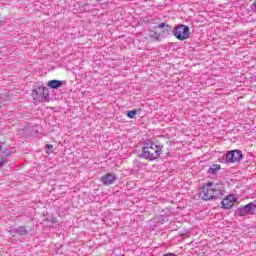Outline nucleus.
Segmentation results:
<instances>
[{
  "label": "nucleus",
  "mask_w": 256,
  "mask_h": 256,
  "mask_svg": "<svg viewBox=\"0 0 256 256\" xmlns=\"http://www.w3.org/2000/svg\"><path fill=\"white\" fill-rule=\"evenodd\" d=\"M225 195V187L223 184L207 182L199 189V197L203 201H213V199H221Z\"/></svg>",
  "instance_id": "nucleus-1"
},
{
  "label": "nucleus",
  "mask_w": 256,
  "mask_h": 256,
  "mask_svg": "<svg viewBox=\"0 0 256 256\" xmlns=\"http://www.w3.org/2000/svg\"><path fill=\"white\" fill-rule=\"evenodd\" d=\"M161 153H163V145H157L151 140H146L144 142L141 157L148 161H155V159H159Z\"/></svg>",
  "instance_id": "nucleus-2"
},
{
  "label": "nucleus",
  "mask_w": 256,
  "mask_h": 256,
  "mask_svg": "<svg viewBox=\"0 0 256 256\" xmlns=\"http://www.w3.org/2000/svg\"><path fill=\"white\" fill-rule=\"evenodd\" d=\"M32 97L36 103H45L49 101V90L45 87H36L32 91Z\"/></svg>",
  "instance_id": "nucleus-3"
},
{
  "label": "nucleus",
  "mask_w": 256,
  "mask_h": 256,
  "mask_svg": "<svg viewBox=\"0 0 256 256\" xmlns=\"http://www.w3.org/2000/svg\"><path fill=\"white\" fill-rule=\"evenodd\" d=\"M172 33L178 41H185V39H189V27L186 25L181 24L176 26Z\"/></svg>",
  "instance_id": "nucleus-4"
},
{
  "label": "nucleus",
  "mask_w": 256,
  "mask_h": 256,
  "mask_svg": "<svg viewBox=\"0 0 256 256\" xmlns=\"http://www.w3.org/2000/svg\"><path fill=\"white\" fill-rule=\"evenodd\" d=\"M256 204L253 202L248 203L247 205L238 208L235 211L236 217H245V215H253L255 213Z\"/></svg>",
  "instance_id": "nucleus-5"
},
{
  "label": "nucleus",
  "mask_w": 256,
  "mask_h": 256,
  "mask_svg": "<svg viewBox=\"0 0 256 256\" xmlns=\"http://www.w3.org/2000/svg\"><path fill=\"white\" fill-rule=\"evenodd\" d=\"M243 159L241 150H232L226 153V163H237Z\"/></svg>",
  "instance_id": "nucleus-6"
},
{
  "label": "nucleus",
  "mask_w": 256,
  "mask_h": 256,
  "mask_svg": "<svg viewBox=\"0 0 256 256\" xmlns=\"http://www.w3.org/2000/svg\"><path fill=\"white\" fill-rule=\"evenodd\" d=\"M235 203H237V197H235L233 194H229L222 200V208L231 209Z\"/></svg>",
  "instance_id": "nucleus-7"
},
{
  "label": "nucleus",
  "mask_w": 256,
  "mask_h": 256,
  "mask_svg": "<svg viewBox=\"0 0 256 256\" xmlns=\"http://www.w3.org/2000/svg\"><path fill=\"white\" fill-rule=\"evenodd\" d=\"M100 181L103 185H113L117 181V176L113 173H107L101 177Z\"/></svg>",
  "instance_id": "nucleus-8"
},
{
  "label": "nucleus",
  "mask_w": 256,
  "mask_h": 256,
  "mask_svg": "<svg viewBox=\"0 0 256 256\" xmlns=\"http://www.w3.org/2000/svg\"><path fill=\"white\" fill-rule=\"evenodd\" d=\"M63 81L61 80H51L48 82V87L50 89H59V87H62Z\"/></svg>",
  "instance_id": "nucleus-9"
},
{
  "label": "nucleus",
  "mask_w": 256,
  "mask_h": 256,
  "mask_svg": "<svg viewBox=\"0 0 256 256\" xmlns=\"http://www.w3.org/2000/svg\"><path fill=\"white\" fill-rule=\"evenodd\" d=\"M221 169V165L219 164H214L212 165L209 169H208V173H210L211 175H215V173H217V171H219Z\"/></svg>",
  "instance_id": "nucleus-10"
},
{
  "label": "nucleus",
  "mask_w": 256,
  "mask_h": 256,
  "mask_svg": "<svg viewBox=\"0 0 256 256\" xmlns=\"http://www.w3.org/2000/svg\"><path fill=\"white\" fill-rule=\"evenodd\" d=\"M136 116H137V110H130L127 112V117H129V119H135Z\"/></svg>",
  "instance_id": "nucleus-11"
},
{
  "label": "nucleus",
  "mask_w": 256,
  "mask_h": 256,
  "mask_svg": "<svg viewBox=\"0 0 256 256\" xmlns=\"http://www.w3.org/2000/svg\"><path fill=\"white\" fill-rule=\"evenodd\" d=\"M18 235H27V230L24 227H20L16 230Z\"/></svg>",
  "instance_id": "nucleus-12"
},
{
  "label": "nucleus",
  "mask_w": 256,
  "mask_h": 256,
  "mask_svg": "<svg viewBox=\"0 0 256 256\" xmlns=\"http://www.w3.org/2000/svg\"><path fill=\"white\" fill-rule=\"evenodd\" d=\"M7 165V157H0V167Z\"/></svg>",
  "instance_id": "nucleus-13"
},
{
  "label": "nucleus",
  "mask_w": 256,
  "mask_h": 256,
  "mask_svg": "<svg viewBox=\"0 0 256 256\" xmlns=\"http://www.w3.org/2000/svg\"><path fill=\"white\" fill-rule=\"evenodd\" d=\"M46 150H47V151H53V145L47 144V145H46Z\"/></svg>",
  "instance_id": "nucleus-14"
},
{
  "label": "nucleus",
  "mask_w": 256,
  "mask_h": 256,
  "mask_svg": "<svg viewBox=\"0 0 256 256\" xmlns=\"http://www.w3.org/2000/svg\"><path fill=\"white\" fill-rule=\"evenodd\" d=\"M165 22H162V23H160L159 25H158V28L159 29H163L164 27H165Z\"/></svg>",
  "instance_id": "nucleus-15"
},
{
  "label": "nucleus",
  "mask_w": 256,
  "mask_h": 256,
  "mask_svg": "<svg viewBox=\"0 0 256 256\" xmlns=\"http://www.w3.org/2000/svg\"><path fill=\"white\" fill-rule=\"evenodd\" d=\"M163 256H177V254H174V253H168V254H164Z\"/></svg>",
  "instance_id": "nucleus-16"
},
{
  "label": "nucleus",
  "mask_w": 256,
  "mask_h": 256,
  "mask_svg": "<svg viewBox=\"0 0 256 256\" xmlns=\"http://www.w3.org/2000/svg\"><path fill=\"white\" fill-rule=\"evenodd\" d=\"M160 218L162 219V221H165V216H160Z\"/></svg>",
  "instance_id": "nucleus-17"
},
{
  "label": "nucleus",
  "mask_w": 256,
  "mask_h": 256,
  "mask_svg": "<svg viewBox=\"0 0 256 256\" xmlns=\"http://www.w3.org/2000/svg\"><path fill=\"white\" fill-rule=\"evenodd\" d=\"M0 99H3V96H1Z\"/></svg>",
  "instance_id": "nucleus-18"
},
{
  "label": "nucleus",
  "mask_w": 256,
  "mask_h": 256,
  "mask_svg": "<svg viewBox=\"0 0 256 256\" xmlns=\"http://www.w3.org/2000/svg\"><path fill=\"white\" fill-rule=\"evenodd\" d=\"M0 149H1V143H0Z\"/></svg>",
  "instance_id": "nucleus-19"
}]
</instances>
